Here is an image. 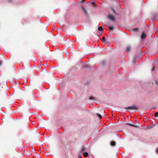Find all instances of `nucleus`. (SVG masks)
Instances as JSON below:
<instances>
[{"label":"nucleus","mask_w":158,"mask_h":158,"mask_svg":"<svg viewBox=\"0 0 158 158\" xmlns=\"http://www.w3.org/2000/svg\"><path fill=\"white\" fill-rule=\"evenodd\" d=\"M102 40L103 42H104L106 40V39L105 37H103L102 38Z\"/></svg>","instance_id":"19"},{"label":"nucleus","mask_w":158,"mask_h":158,"mask_svg":"<svg viewBox=\"0 0 158 158\" xmlns=\"http://www.w3.org/2000/svg\"><path fill=\"white\" fill-rule=\"evenodd\" d=\"M81 8L84 10V12H86L85 9V8L83 6H81Z\"/></svg>","instance_id":"18"},{"label":"nucleus","mask_w":158,"mask_h":158,"mask_svg":"<svg viewBox=\"0 0 158 158\" xmlns=\"http://www.w3.org/2000/svg\"><path fill=\"white\" fill-rule=\"evenodd\" d=\"M85 148H83L81 150V153L83 152L85 150Z\"/></svg>","instance_id":"13"},{"label":"nucleus","mask_w":158,"mask_h":158,"mask_svg":"<svg viewBox=\"0 0 158 158\" xmlns=\"http://www.w3.org/2000/svg\"><path fill=\"white\" fill-rule=\"evenodd\" d=\"M155 116L156 117H158V112H156L155 114Z\"/></svg>","instance_id":"20"},{"label":"nucleus","mask_w":158,"mask_h":158,"mask_svg":"<svg viewBox=\"0 0 158 158\" xmlns=\"http://www.w3.org/2000/svg\"><path fill=\"white\" fill-rule=\"evenodd\" d=\"M108 18L112 21H114L115 19V18L111 15H108Z\"/></svg>","instance_id":"3"},{"label":"nucleus","mask_w":158,"mask_h":158,"mask_svg":"<svg viewBox=\"0 0 158 158\" xmlns=\"http://www.w3.org/2000/svg\"><path fill=\"white\" fill-rule=\"evenodd\" d=\"M126 109H130L132 110H138L137 107L135 106H129L125 108Z\"/></svg>","instance_id":"1"},{"label":"nucleus","mask_w":158,"mask_h":158,"mask_svg":"<svg viewBox=\"0 0 158 158\" xmlns=\"http://www.w3.org/2000/svg\"><path fill=\"white\" fill-rule=\"evenodd\" d=\"M97 115L98 116L100 119H101L102 118V115L99 114H97Z\"/></svg>","instance_id":"12"},{"label":"nucleus","mask_w":158,"mask_h":158,"mask_svg":"<svg viewBox=\"0 0 158 158\" xmlns=\"http://www.w3.org/2000/svg\"><path fill=\"white\" fill-rule=\"evenodd\" d=\"M7 2L8 3H12L13 2V0H7Z\"/></svg>","instance_id":"11"},{"label":"nucleus","mask_w":158,"mask_h":158,"mask_svg":"<svg viewBox=\"0 0 158 158\" xmlns=\"http://www.w3.org/2000/svg\"><path fill=\"white\" fill-rule=\"evenodd\" d=\"M139 30V28H134L133 29V31H137Z\"/></svg>","instance_id":"15"},{"label":"nucleus","mask_w":158,"mask_h":158,"mask_svg":"<svg viewBox=\"0 0 158 158\" xmlns=\"http://www.w3.org/2000/svg\"><path fill=\"white\" fill-rule=\"evenodd\" d=\"M146 37V34L142 32V34L141 35V38L142 39H143L144 38H145Z\"/></svg>","instance_id":"4"},{"label":"nucleus","mask_w":158,"mask_h":158,"mask_svg":"<svg viewBox=\"0 0 158 158\" xmlns=\"http://www.w3.org/2000/svg\"><path fill=\"white\" fill-rule=\"evenodd\" d=\"M126 124L128 125H129V126H132V127H138V126L137 125H134L133 124L129 123H126Z\"/></svg>","instance_id":"7"},{"label":"nucleus","mask_w":158,"mask_h":158,"mask_svg":"<svg viewBox=\"0 0 158 158\" xmlns=\"http://www.w3.org/2000/svg\"><path fill=\"white\" fill-rule=\"evenodd\" d=\"M111 10L115 14H116V13L115 10H114V8H111Z\"/></svg>","instance_id":"14"},{"label":"nucleus","mask_w":158,"mask_h":158,"mask_svg":"<svg viewBox=\"0 0 158 158\" xmlns=\"http://www.w3.org/2000/svg\"><path fill=\"white\" fill-rule=\"evenodd\" d=\"M2 62L0 60V66L2 65Z\"/></svg>","instance_id":"22"},{"label":"nucleus","mask_w":158,"mask_h":158,"mask_svg":"<svg viewBox=\"0 0 158 158\" xmlns=\"http://www.w3.org/2000/svg\"><path fill=\"white\" fill-rule=\"evenodd\" d=\"M91 4H92V5L94 6V7H95L96 6V5H95V4L94 3V2H91Z\"/></svg>","instance_id":"17"},{"label":"nucleus","mask_w":158,"mask_h":158,"mask_svg":"<svg viewBox=\"0 0 158 158\" xmlns=\"http://www.w3.org/2000/svg\"><path fill=\"white\" fill-rule=\"evenodd\" d=\"M155 82L156 85H157V80H156Z\"/></svg>","instance_id":"21"},{"label":"nucleus","mask_w":158,"mask_h":158,"mask_svg":"<svg viewBox=\"0 0 158 158\" xmlns=\"http://www.w3.org/2000/svg\"><path fill=\"white\" fill-rule=\"evenodd\" d=\"M108 27L110 31H113L114 30V28L113 26H108Z\"/></svg>","instance_id":"6"},{"label":"nucleus","mask_w":158,"mask_h":158,"mask_svg":"<svg viewBox=\"0 0 158 158\" xmlns=\"http://www.w3.org/2000/svg\"><path fill=\"white\" fill-rule=\"evenodd\" d=\"M78 158H82L81 155L79 156Z\"/></svg>","instance_id":"23"},{"label":"nucleus","mask_w":158,"mask_h":158,"mask_svg":"<svg viewBox=\"0 0 158 158\" xmlns=\"http://www.w3.org/2000/svg\"><path fill=\"white\" fill-rule=\"evenodd\" d=\"M156 126H157V123H154L152 124V125H150L148 127V129H149L151 128H154Z\"/></svg>","instance_id":"2"},{"label":"nucleus","mask_w":158,"mask_h":158,"mask_svg":"<svg viewBox=\"0 0 158 158\" xmlns=\"http://www.w3.org/2000/svg\"><path fill=\"white\" fill-rule=\"evenodd\" d=\"M131 47L130 46H128L127 47L126 49V51L127 52H129L131 50Z\"/></svg>","instance_id":"5"},{"label":"nucleus","mask_w":158,"mask_h":158,"mask_svg":"<svg viewBox=\"0 0 158 158\" xmlns=\"http://www.w3.org/2000/svg\"><path fill=\"white\" fill-rule=\"evenodd\" d=\"M98 30L100 31H103V28L101 27H98Z\"/></svg>","instance_id":"10"},{"label":"nucleus","mask_w":158,"mask_h":158,"mask_svg":"<svg viewBox=\"0 0 158 158\" xmlns=\"http://www.w3.org/2000/svg\"><path fill=\"white\" fill-rule=\"evenodd\" d=\"M156 152L157 153H158V148H157L156 150Z\"/></svg>","instance_id":"25"},{"label":"nucleus","mask_w":158,"mask_h":158,"mask_svg":"<svg viewBox=\"0 0 158 158\" xmlns=\"http://www.w3.org/2000/svg\"><path fill=\"white\" fill-rule=\"evenodd\" d=\"M89 99L90 100H94V97H91V96H90L89 97Z\"/></svg>","instance_id":"16"},{"label":"nucleus","mask_w":158,"mask_h":158,"mask_svg":"<svg viewBox=\"0 0 158 158\" xmlns=\"http://www.w3.org/2000/svg\"><path fill=\"white\" fill-rule=\"evenodd\" d=\"M110 145L112 146H115L116 145V143L114 141H112L110 143Z\"/></svg>","instance_id":"8"},{"label":"nucleus","mask_w":158,"mask_h":158,"mask_svg":"<svg viewBox=\"0 0 158 158\" xmlns=\"http://www.w3.org/2000/svg\"><path fill=\"white\" fill-rule=\"evenodd\" d=\"M83 156L85 157H86L88 156V153L87 152H85L83 153Z\"/></svg>","instance_id":"9"},{"label":"nucleus","mask_w":158,"mask_h":158,"mask_svg":"<svg viewBox=\"0 0 158 158\" xmlns=\"http://www.w3.org/2000/svg\"><path fill=\"white\" fill-rule=\"evenodd\" d=\"M154 69H155V67H153V68L152 69V71H154Z\"/></svg>","instance_id":"24"}]
</instances>
